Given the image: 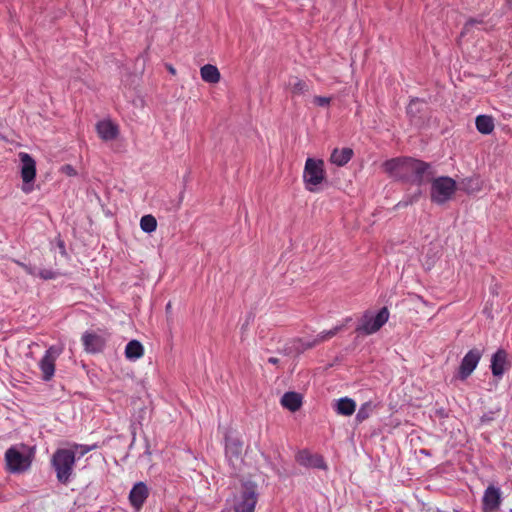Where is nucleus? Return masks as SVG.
<instances>
[{
  "label": "nucleus",
  "mask_w": 512,
  "mask_h": 512,
  "mask_svg": "<svg viewBox=\"0 0 512 512\" xmlns=\"http://www.w3.org/2000/svg\"><path fill=\"white\" fill-rule=\"evenodd\" d=\"M76 462V451L68 448L57 449L51 459L57 480L62 484L70 482Z\"/></svg>",
  "instance_id": "f257e3e1"
},
{
  "label": "nucleus",
  "mask_w": 512,
  "mask_h": 512,
  "mask_svg": "<svg viewBox=\"0 0 512 512\" xmlns=\"http://www.w3.org/2000/svg\"><path fill=\"white\" fill-rule=\"evenodd\" d=\"M258 501L257 485L254 482H243L234 495V512H254Z\"/></svg>",
  "instance_id": "f03ea898"
},
{
  "label": "nucleus",
  "mask_w": 512,
  "mask_h": 512,
  "mask_svg": "<svg viewBox=\"0 0 512 512\" xmlns=\"http://www.w3.org/2000/svg\"><path fill=\"white\" fill-rule=\"evenodd\" d=\"M325 178L324 161L321 159L307 158L303 170V181L306 189L310 192H315Z\"/></svg>",
  "instance_id": "7ed1b4c3"
},
{
  "label": "nucleus",
  "mask_w": 512,
  "mask_h": 512,
  "mask_svg": "<svg viewBox=\"0 0 512 512\" xmlns=\"http://www.w3.org/2000/svg\"><path fill=\"white\" fill-rule=\"evenodd\" d=\"M7 469L12 473H21L29 469L32 458L25 445L12 446L5 452Z\"/></svg>",
  "instance_id": "20e7f679"
},
{
  "label": "nucleus",
  "mask_w": 512,
  "mask_h": 512,
  "mask_svg": "<svg viewBox=\"0 0 512 512\" xmlns=\"http://www.w3.org/2000/svg\"><path fill=\"white\" fill-rule=\"evenodd\" d=\"M416 159L404 157L394 158L384 163V169L390 177L410 183Z\"/></svg>",
  "instance_id": "39448f33"
},
{
  "label": "nucleus",
  "mask_w": 512,
  "mask_h": 512,
  "mask_svg": "<svg viewBox=\"0 0 512 512\" xmlns=\"http://www.w3.org/2000/svg\"><path fill=\"white\" fill-rule=\"evenodd\" d=\"M390 313L387 307H382L376 314L366 311L356 328L357 332L371 335L379 331L389 320Z\"/></svg>",
  "instance_id": "423d86ee"
},
{
  "label": "nucleus",
  "mask_w": 512,
  "mask_h": 512,
  "mask_svg": "<svg viewBox=\"0 0 512 512\" xmlns=\"http://www.w3.org/2000/svg\"><path fill=\"white\" fill-rule=\"evenodd\" d=\"M455 191V180L446 176L438 177L432 181L431 200L437 204H444L451 199Z\"/></svg>",
  "instance_id": "0eeeda50"
},
{
  "label": "nucleus",
  "mask_w": 512,
  "mask_h": 512,
  "mask_svg": "<svg viewBox=\"0 0 512 512\" xmlns=\"http://www.w3.org/2000/svg\"><path fill=\"white\" fill-rule=\"evenodd\" d=\"M62 347L52 345L46 351L39 362V368L42 372V379L46 382L50 381L55 374V362L62 354Z\"/></svg>",
  "instance_id": "6e6552de"
},
{
  "label": "nucleus",
  "mask_w": 512,
  "mask_h": 512,
  "mask_svg": "<svg viewBox=\"0 0 512 512\" xmlns=\"http://www.w3.org/2000/svg\"><path fill=\"white\" fill-rule=\"evenodd\" d=\"M18 156L21 162V178L23 180L22 191L30 193L33 188L32 183L36 176V162L26 152H20Z\"/></svg>",
  "instance_id": "1a4fd4ad"
},
{
  "label": "nucleus",
  "mask_w": 512,
  "mask_h": 512,
  "mask_svg": "<svg viewBox=\"0 0 512 512\" xmlns=\"http://www.w3.org/2000/svg\"><path fill=\"white\" fill-rule=\"evenodd\" d=\"M481 356L482 353L478 349H471L465 354L459 367L460 379L465 380L472 374V372L476 369Z\"/></svg>",
  "instance_id": "9d476101"
},
{
  "label": "nucleus",
  "mask_w": 512,
  "mask_h": 512,
  "mask_svg": "<svg viewBox=\"0 0 512 512\" xmlns=\"http://www.w3.org/2000/svg\"><path fill=\"white\" fill-rule=\"evenodd\" d=\"M410 183L421 186L433 179L434 171L430 164L416 159Z\"/></svg>",
  "instance_id": "9b49d317"
},
{
  "label": "nucleus",
  "mask_w": 512,
  "mask_h": 512,
  "mask_svg": "<svg viewBox=\"0 0 512 512\" xmlns=\"http://www.w3.org/2000/svg\"><path fill=\"white\" fill-rule=\"evenodd\" d=\"M150 494V489L148 488L145 482H137L133 485L132 489L129 492V502L130 505L136 510L139 511L145 501L147 500Z\"/></svg>",
  "instance_id": "f8f14e48"
},
{
  "label": "nucleus",
  "mask_w": 512,
  "mask_h": 512,
  "mask_svg": "<svg viewBox=\"0 0 512 512\" xmlns=\"http://www.w3.org/2000/svg\"><path fill=\"white\" fill-rule=\"evenodd\" d=\"M501 490L499 487L490 485L484 491L482 503L484 512H494L501 505Z\"/></svg>",
  "instance_id": "ddd939ff"
},
{
  "label": "nucleus",
  "mask_w": 512,
  "mask_h": 512,
  "mask_svg": "<svg viewBox=\"0 0 512 512\" xmlns=\"http://www.w3.org/2000/svg\"><path fill=\"white\" fill-rule=\"evenodd\" d=\"M296 461L307 468L326 469L324 459L319 454H313L308 450H301L296 455Z\"/></svg>",
  "instance_id": "4468645a"
},
{
  "label": "nucleus",
  "mask_w": 512,
  "mask_h": 512,
  "mask_svg": "<svg viewBox=\"0 0 512 512\" xmlns=\"http://www.w3.org/2000/svg\"><path fill=\"white\" fill-rule=\"evenodd\" d=\"M491 371L494 377L501 378L507 367V353L503 349L497 350L491 358Z\"/></svg>",
  "instance_id": "2eb2a0df"
},
{
  "label": "nucleus",
  "mask_w": 512,
  "mask_h": 512,
  "mask_svg": "<svg viewBox=\"0 0 512 512\" xmlns=\"http://www.w3.org/2000/svg\"><path fill=\"white\" fill-rule=\"evenodd\" d=\"M82 342L87 352L97 353L104 347V340L96 333L86 332L82 336Z\"/></svg>",
  "instance_id": "dca6fc26"
},
{
  "label": "nucleus",
  "mask_w": 512,
  "mask_h": 512,
  "mask_svg": "<svg viewBox=\"0 0 512 512\" xmlns=\"http://www.w3.org/2000/svg\"><path fill=\"white\" fill-rule=\"evenodd\" d=\"M96 129L100 138L105 141L113 140L118 135L117 126L109 120L98 122Z\"/></svg>",
  "instance_id": "f3484780"
},
{
  "label": "nucleus",
  "mask_w": 512,
  "mask_h": 512,
  "mask_svg": "<svg viewBox=\"0 0 512 512\" xmlns=\"http://www.w3.org/2000/svg\"><path fill=\"white\" fill-rule=\"evenodd\" d=\"M335 412L342 416H351L356 410V402L349 397H342L333 404Z\"/></svg>",
  "instance_id": "a211bd4d"
},
{
  "label": "nucleus",
  "mask_w": 512,
  "mask_h": 512,
  "mask_svg": "<svg viewBox=\"0 0 512 512\" xmlns=\"http://www.w3.org/2000/svg\"><path fill=\"white\" fill-rule=\"evenodd\" d=\"M281 404L288 410L295 412L302 405V396L297 392H286L281 397Z\"/></svg>",
  "instance_id": "6ab92c4d"
},
{
  "label": "nucleus",
  "mask_w": 512,
  "mask_h": 512,
  "mask_svg": "<svg viewBox=\"0 0 512 512\" xmlns=\"http://www.w3.org/2000/svg\"><path fill=\"white\" fill-rule=\"evenodd\" d=\"M353 156V150L351 148H335L330 157L331 163L337 166H344L347 164Z\"/></svg>",
  "instance_id": "aec40b11"
},
{
  "label": "nucleus",
  "mask_w": 512,
  "mask_h": 512,
  "mask_svg": "<svg viewBox=\"0 0 512 512\" xmlns=\"http://www.w3.org/2000/svg\"><path fill=\"white\" fill-rule=\"evenodd\" d=\"M144 355V347L138 340H131L125 347V357L129 361H136Z\"/></svg>",
  "instance_id": "412c9836"
},
{
  "label": "nucleus",
  "mask_w": 512,
  "mask_h": 512,
  "mask_svg": "<svg viewBox=\"0 0 512 512\" xmlns=\"http://www.w3.org/2000/svg\"><path fill=\"white\" fill-rule=\"evenodd\" d=\"M200 75L204 82L216 84L220 81V72L218 68L211 64H206L201 67Z\"/></svg>",
  "instance_id": "4be33fe9"
},
{
  "label": "nucleus",
  "mask_w": 512,
  "mask_h": 512,
  "mask_svg": "<svg viewBox=\"0 0 512 512\" xmlns=\"http://www.w3.org/2000/svg\"><path fill=\"white\" fill-rule=\"evenodd\" d=\"M477 130L482 134H490L494 130V121L491 116L479 115L475 120Z\"/></svg>",
  "instance_id": "5701e85b"
},
{
  "label": "nucleus",
  "mask_w": 512,
  "mask_h": 512,
  "mask_svg": "<svg viewBox=\"0 0 512 512\" xmlns=\"http://www.w3.org/2000/svg\"><path fill=\"white\" fill-rule=\"evenodd\" d=\"M341 329H342V326H336L330 330L322 331L316 336L314 341L311 343H308L307 346L312 347L319 343H322V342L334 337Z\"/></svg>",
  "instance_id": "b1692460"
},
{
  "label": "nucleus",
  "mask_w": 512,
  "mask_h": 512,
  "mask_svg": "<svg viewBox=\"0 0 512 512\" xmlns=\"http://www.w3.org/2000/svg\"><path fill=\"white\" fill-rule=\"evenodd\" d=\"M373 409L374 405L371 401L363 403L356 413L355 420L358 423H362L363 421L370 417L371 413L373 412Z\"/></svg>",
  "instance_id": "393cba45"
},
{
  "label": "nucleus",
  "mask_w": 512,
  "mask_h": 512,
  "mask_svg": "<svg viewBox=\"0 0 512 512\" xmlns=\"http://www.w3.org/2000/svg\"><path fill=\"white\" fill-rule=\"evenodd\" d=\"M482 188V182L478 177L467 178L463 181V189L468 194L477 193Z\"/></svg>",
  "instance_id": "a878e982"
},
{
  "label": "nucleus",
  "mask_w": 512,
  "mask_h": 512,
  "mask_svg": "<svg viewBox=\"0 0 512 512\" xmlns=\"http://www.w3.org/2000/svg\"><path fill=\"white\" fill-rule=\"evenodd\" d=\"M140 228L145 233H152L157 228V221L152 215H144L140 219Z\"/></svg>",
  "instance_id": "bb28decb"
},
{
  "label": "nucleus",
  "mask_w": 512,
  "mask_h": 512,
  "mask_svg": "<svg viewBox=\"0 0 512 512\" xmlns=\"http://www.w3.org/2000/svg\"><path fill=\"white\" fill-rule=\"evenodd\" d=\"M96 445L73 444L69 449L76 451V460L82 458L88 452L94 450Z\"/></svg>",
  "instance_id": "cd10ccee"
},
{
  "label": "nucleus",
  "mask_w": 512,
  "mask_h": 512,
  "mask_svg": "<svg viewBox=\"0 0 512 512\" xmlns=\"http://www.w3.org/2000/svg\"><path fill=\"white\" fill-rule=\"evenodd\" d=\"M289 85L291 86V91L294 94H302L306 91L307 88L305 82L297 78L290 81Z\"/></svg>",
  "instance_id": "c85d7f7f"
},
{
  "label": "nucleus",
  "mask_w": 512,
  "mask_h": 512,
  "mask_svg": "<svg viewBox=\"0 0 512 512\" xmlns=\"http://www.w3.org/2000/svg\"><path fill=\"white\" fill-rule=\"evenodd\" d=\"M58 276H59V273L56 271H53L51 269L38 270V277H40L43 280L56 279Z\"/></svg>",
  "instance_id": "c756f323"
},
{
  "label": "nucleus",
  "mask_w": 512,
  "mask_h": 512,
  "mask_svg": "<svg viewBox=\"0 0 512 512\" xmlns=\"http://www.w3.org/2000/svg\"><path fill=\"white\" fill-rule=\"evenodd\" d=\"M331 99L329 97L324 96H316L314 97V103L318 106L324 107L330 104Z\"/></svg>",
  "instance_id": "7c9ffc66"
},
{
  "label": "nucleus",
  "mask_w": 512,
  "mask_h": 512,
  "mask_svg": "<svg viewBox=\"0 0 512 512\" xmlns=\"http://www.w3.org/2000/svg\"><path fill=\"white\" fill-rule=\"evenodd\" d=\"M21 266L23 267L26 273L32 276H38V270L35 267L26 264H21Z\"/></svg>",
  "instance_id": "2f4dec72"
},
{
  "label": "nucleus",
  "mask_w": 512,
  "mask_h": 512,
  "mask_svg": "<svg viewBox=\"0 0 512 512\" xmlns=\"http://www.w3.org/2000/svg\"><path fill=\"white\" fill-rule=\"evenodd\" d=\"M481 22H482L481 20L471 18L466 22L464 29H465V31H467L469 29V27H471L475 24H480Z\"/></svg>",
  "instance_id": "473e14b6"
},
{
  "label": "nucleus",
  "mask_w": 512,
  "mask_h": 512,
  "mask_svg": "<svg viewBox=\"0 0 512 512\" xmlns=\"http://www.w3.org/2000/svg\"><path fill=\"white\" fill-rule=\"evenodd\" d=\"M63 171L67 174V175H75L76 172L74 170V168L71 166V165H66L63 167Z\"/></svg>",
  "instance_id": "72a5a7b5"
},
{
  "label": "nucleus",
  "mask_w": 512,
  "mask_h": 512,
  "mask_svg": "<svg viewBox=\"0 0 512 512\" xmlns=\"http://www.w3.org/2000/svg\"><path fill=\"white\" fill-rule=\"evenodd\" d=\"M418 103V100H411L410 104L407 107V112L412 113L413 106Z\"/></svg>",
  "instance_id": "f704fd0d"
},
{
  "label": "nucleus",
  "mask_w": 512,
  "mask_h": 512,
  "mask_svg": "<svg viewBox=\"0 0 512 512\" xmlns=\"http://www.w3.org/2000/svg\"><path fill=\"white\" fill-rule=\"evenodd\" d=\"M268 362H269L270 364L276 365V364H278V363H279V359H278V358H276V357H270V358L268 359Z\"/></svg>",
  "instance_id": "c9c22d12"
},
{
  "label": "nucleus",
  "mask_w": 512,
  "mask_h": 512,
  "mask_svg": "<svg viewBox=\"0 0 512 512\" xmlns=\"http://www.w3.org/2000/svg\"><path fill=\"white\" fill-rule=\"evenodd\" d=\"M166 67H167L168 71H169L171 74H173V75H175V74H176V70H175V68H174L172 65L167 64V65H166Z\"/></svg>",
  "instance_id": "e433bc0d"
},
{
  "label": "nucleus",
  "mask_w": 512,
  "mask_h": 512,
  "mask_svg": "<svg viewBox=\"0 0 512 512\" xmlns=\"http://www.w3.org/2000/svg\"><path fill=\"white\" fill-rule=\"evenodd\" d=\"M171 308V303L169 302L167 305H166V309L169 310Z\"/></svg>",
  "instance_id": "4c0bfd02"
},
{
  "label": "nucleus",
  "mask_w": 512,
  "mask_h": 512,
  "mask_svg": "<svg viewBox=\"0 0 512 512\" xmlns=\"http://www.w3.org/2000/svg\"><path fill=\"white\" fill-rule=\"evenodd\" d=\"M59 245H60V248H61V249H64V245H63V243H62V242H60V244H59Z\"/></svg>",
  "instance_id": "58836bf2"
},
{
  "label": "nucleus",
  "mask_w": 512,
  "mask_h": 512,
  "mask_svg": "<svg viewBox=\"0 0 512 512\" xmlns=\"http://www.w3.org/2000/svg\"><path fill=\"white\" fill-rule=\"evenodd\" d=\"M454 512H460L459 510H454Z\"/></svg>",
  "instance_id": "ea45409f"
}]
</instances>
